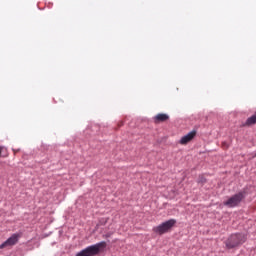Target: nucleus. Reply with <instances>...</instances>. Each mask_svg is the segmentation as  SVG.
I'll list each match as a JSON object with an SVG mask.
<instances>
[{
  "label": "nucleus",
  "instance_id": "nucleus-1",
  "mask_svg": "<svg viewBox=\"0 0 256 256\" xmlns=\"http://www.w3.org/2000/svg\"><path fill=\"white\" fill-rule=\"evenodd\" d=\"M107 247V242L102 241L97 244L91 245L78 252L76 256H95L101 253V249H105Z\"/></svg>",
  "mask_w": 256,
  "mask_h": 256
},
{
  "label": "nucleus",
  "instance_id": "nucleus-2",
  "mask_svg": "<svg viewBox=\"0 0 256 256\" xmlns=\"http://www.w3.org/2000/svg\"><path fill=\"white\" fill-rule=\"evenodd\" d=\"M247 241L244 234H232L225 242L227 249H235Z\"/></svg>",
  "mask_w": 256,
  "mask_h": 256
},
{
  "label": "nucleus",
  "instance_id": "nucleus-3",
  "mask_svg": "<svg viewBox=\"0 0 256 256\" xmlns=\"http://www.w3.org/2000/svg\"><path fill=\"white\" fill-rule=\"evenodd\" d=\"M175 223H177V220L170 219V220L163 222L162 224L154 227L153 231H154V233H157L158 235H164V233L171 231V228H173L175 226Z\"/></svg>",
  "mask_w": 256,
  "mask_h": 256
},
{
  "label": "nucleus",
  "instance_id": "nucleus-4",
  "mask_svg": "<svg viewBox=\"0 0 256 256\" xmlns=\"http://www.w3.org/2000/svg\"><path fill=\"white\" fill-rule=\"evenodd\" d=\"M245 198V193L239 192L234 196L230 197L227 201L224 202L226 207H237L241 201Z\"/></svg>",
  "mask_w": 256,
  "mask_h": 256
},
{
  "label": "nucleus",
  "instance_id": "nucleus-5",
  "mask_svg": "<svg viewBox=\"0 0 256 256\" xmlns=\"http://www.w3.org/2000/svg\"><path fill=\"white\" fill-rule=\"evenodd\" d=\"M19 239H21V234H12L11 237L0 245V249H9L10 247L17 245L19 243Z\"/></svg>",
  "mask_w": 256,
  "mask_h": 256
},
{
  "label": "nucleus",
  "instance_id": "nucleus-6",
  "mask_svg": "<svg viewBox=\"0 0 256 256\" xmlns=\"http://www.w3.org/2000/svg\"><path fill=\"white\" fill-rule=\"evenodd\" d=\"M195 137H197V131L192 130L191 132H189L188 134L183 136L180 139L179 143H180V145H187V143H191V141H193L195 139Z\"/></svg>",
  "mask_w": 256,
  "mask_h": 256
},
{
  "label": "nucleus",
  "instance_id": "nucleus-7",
  "mask_svg": "<svg viewBox=\"0 0 256 256\" xmlns=\"http://www.w3.org/2000/svg\"><path fill=\"white\" fill-rule=\"evenodd\" d=\"M165 121H169V116L165 113H159L153 117V122L157 124L165 123Z\"/></svg>",
  "mask_w": 256,
  "mask_h": 256
},
{
  "label": "nucleus",
  "instance_id": "nucleus-8",
  "mask_svg": "<svg viewBox=\"0 0 256 256\" xmlns=\"http://www.w3.org/2000/svg\"><path fill=\"white\" fill-rule=\"evenodd\" d=\"M255 123H256V112H255L254 115H252L251 117H249V118L246 120L245 125H246L247 127H251V125H255Z\"/></svg>",
  "mask_w": 256,
  "mask_h": 256
},
{
  "label": "nucleus",
  "instance_id": "nucleus-9",
  "mask_svg": "<svg viewBox=\"0 0 256 256\" xmlns=\"http://www.w3.org/2000/svg\"><path fill=\"white\" fill-rule=\"evenodd\" d=\"M198 183H201L202 185L207 183V179L205 178V176H199Z\"/></svg>",
  "mask_w": 256,
  "mask_h": 256
},
{
  "label": "nucleus",
  "instance_id": "nucleus-10",
  "mask_svg": "<svg viewBox=\"0 0 256 256\" xmlns=\"http://www.w3.org/2000/svg\"><path fill=\"white\" fill-rule=\"evenodd\" d=\"M119 127H123V122H120V123H119Z\"/></svg>",
  "mask_w": 256,
  "mask_h": 256
},
{
  "label": "nucleus",
  "instance_id": "nucleus-11",
  "mask_svg": "<svg viewBox=\"0 0 256 256\" xmlns=\"http://www.w3.org/2000/svg\"><path fill=\"white\" fill-rule=\"evenodd\" d=\"M1 153H2V150H1V148H0V156H1Z\"/></svg>",
  "mask_w": 256,
  "mask_h": 256
}]
</instances>
